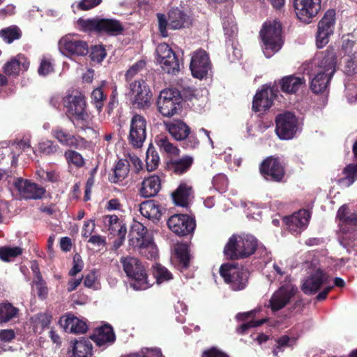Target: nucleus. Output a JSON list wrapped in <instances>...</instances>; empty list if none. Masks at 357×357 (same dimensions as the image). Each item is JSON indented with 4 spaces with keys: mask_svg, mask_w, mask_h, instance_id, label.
<instances>
[{
    "mask_svg": "<svg viewBox=\"0 0 357 357\" xmlns=\"http://www.w3.org/2000/svg\"><path fill=\"white\" fill-rule=\"evenodd\" d=\"M66 114L75 128L93 132L92 119L86 109V102L81 94L69 95L63 98Z\"/></svg>",
    "mask_w": 357,
    "mask_h": 357,
    "instance_id": "f257e3e1",
    "label": "nucleus"
},
{
    "mask_svg": "<svg viewBox=\"0 0 357 357\" xmlns=\"http://www.w3.org/2000/svg\"><path fill=\"white\" fill-rule=\"evenodd\" d=\"M336 56L330 52L322 56L310 82V89L314 93H323L328 90L329 83L336 68Z\"/></svg>",
    "mask_w": 357,
    "mask_h": 357,
    "instance_id": "f03ea898",
    "label": "nucleus"
},
{
    "mask_svg": "<svg viewBox=\"0 0 357 357\" xmlns=\"http://www.w3.org/2000/svg\"><path fill=\"white\" fill-rule=\"evenodd\" d=\"M257 246V241L251 235L231 236L225 246L224 254L230 259L248 257L252 255Z\"/></svg>",
    "mask_w": 357,
    "mask_h": 357,
    "instance_id": "7ed1b4c3",
    "label": "nucleus"
},
{
    "mask_svg": "<svg viewBox=\"0 0 357 357\" xmlns=\"http://www.w3.org/2000/svg\"><path fill=\"white\" fill-rule=\"evenodd\" d=\"M262 50L266 58L271 57L282 46V26L277 20L264 22L260 31Z\"/></svg>",
    "mask_w": 357,
    "mask_h": 357,
    "instance_id": "20e7f679",
    "label": "nucleus"
},
{
    "mask_svg": "<svg viewBox=\"0 0 357 357\" xmlns=\"http://www.w3.org/2000/svg\"><path fill=\"white\" fill-rule=\"evenodd\" d=\"M123 269L130 280V286L135 290H145L152 284L148 280L144 266L136 257H123L120 259Z\"/></svg>",
    "mask_w": 357,
    "mask_h": 357,
    "instance_id": "39448f33",
    "label": "nucleus"
},
{
    "mask_svg": "<svg viewBox=\"0 0 357 357\" xmlns=\"http://www.w3.org/2000/svg\"><path fill=\"white\" fill-rule=\"evenodd\" d=\"M275 133L282 140L294 138L302 130L303 122L294 113L286 112L275 118Z\"/></svg>",
    "mask_w": 357,
    "mask_h": 357,
    "instance_id": "423d86ee",
    "label": "nucleus"
},
{
    "mask_svg": "<svg viewBox=\"0 0 357 357\" xmlns=\"http://www.w3.org/2000/svg\"><path fill=\"white\" fill-rule=\"evenodd\" d=\"M159 31L162 37H167V28L173 30L188 27L191 24L190 17L181 9L172 8L168 18L162 13L157 14Z\"/></svg>",
    "mask_w": 357,
    "mask_h": 357,
    "instance_id": "0eeeda50",
    "label": "nucleus"
},
{
    "mask_svg": "<svg viewBox=\"0 0 357 357\" xmlns=\"http://www.w3.org/2000/svg\"><path fill=\"white\" fill-rule=\"evenodd\" d=\"M59 52L67 57L85 56L89 52L86 42L81 40L77 34L68 33L62 36L58 42Z\"/></svg>",
    "mask_w": 357,
    "mask_h": 357,
    "instance_id": "6e6552de",
    "label": "nucleus"
},
{
    "mask_svg": "<svg viewBox=\"0 0 357 357\" xmlns=\"http://www.w3.org/2000/svg\"><path fill=\"white\" fill-rule=\"evenodd\" d=\"M181 98L178 91L165 89L160 91L157 105L158 111L165 116H172L181 108Z\"/></svg>",
    "mask_w": 357,
    "mask_h": 357,
    "instance_id": "1a4fd4ad",
    "label": "nucleus"
},
{
    "mask_svg": "<svg viewBox=\"0 0 357 357\" xmlns=\"http://www.w3.org/2000/svg\"><path fill=\"white\" fill-rule=\"evenodd\" d=\"M220 273L233 290L238 291L245 288L248 273L242 266L229 264H223L220 268Z\"/></svg>",
    "mask_w": 357,
    "mask_h": 357,
    "instance_id": "9d476101",
    "label": "nucleus"
},
{
    "mask_svg": "<svg viewBox=\"0 0 357 357\" xmlns=\"http://www.w3.org/2000/svg\"><path fill=\"white\" fill-rule=\"evenodd\" d=\"M155 52L157 62L163 71L172 75H176L178 73L180 67L178 59L174 51L167 44H159L156 47Z\"/></svg>",
    "mask_w": 357,
    "mask_h": 357,
    "instance_id": "9b49d317",
    "label": "nucleus"
},
{
    "mask_svg": "<svg viewBox=\"0 0 357 357\" xmlns=\"http://www.w3.org/2000/svg\"><path fill=\"white\" fill-rule=\"evenodd\" d=\"M293 8L300 21L310 24L321 10V0H293Z\"/></svg>",
    "mask_w": 357,
    "mask_h": 357,
    "instance_id": "f8f14e48",
    "label": "nucleus"
},
{
    "mask_svg": "<svg viewBox=\"0 0 357 357\" xmlns=\"http://www.w3.org/2000/svg\"><path fill=\"white\" fill-rule=\"evenodd\" d=\"M335 23V11L328 10L317 25L316 44L318 48H322L328 44L330 36L333 33Z\"/></svg>",
    "mask_w": 357,
    "mask_h": 357,
    "instance_id": "ddd939ff",
    "label": "nucleus"
},
{
    "mask_svg": "<svg viewBox=\"0 0 357 357\" xmlns=\"http://www.w3.org/2000/svg\"><path fill=\"white\" fill-rule=\"evenodd\" d=\"M130 95L132 105L140 109L149 107L151 93L149 86L143 79L136 80L130 84Z\"/></svg>",
    "mask_w": 357,
    "mask_h": 357,
    "instance_id": "4468645a",
    "label": "nucleus"
},
{
    "mask_svg": "<svg viewBox=\"0 0 357 357\" xmlns=\"http://www.w3.org/2000/svg\"><path fill=\"white\" fill-rule=\"evenodd\" d=\"M190 69L195 78L202 79L207 77L211 70V63L206 51L198 50L192 54Z\"/></svg>",
    "mask_w": 357,
    "mask_h": 357,
    "instance_id": "2eb2a0df",
    "label": "nucleus"
},
{
    "mask_svg": "<svg viewBox=\"0 0 357 357\" xmlns=\"http://www.w3.org/2000/svg\"><path fill=\"white\" fill-rule=\"evenodd\" d=\"M146 137V121L141 115L135 114L130 121L129 142L136 148H140Z\"/></svg>",
    "mask_w": 357,
    "mask_h": 357,
    "instance_id": "dca6fc26",
    "label": "nucleus"
},
{
    "mask_svg": "<svg viewBox=\"0 0 357 357\" xmlns=\"http://www.w3.org/2000/svg\"><path fill=\"white\" fill-rule=\"evenodd\" d=\"M296 287L288 282L284 283L271 296L269 305L273 311L283 308L294 296L296 291Z\"/></svg>",
    "mask_w": 357,
    "mask_h": 357,
    "instance_id": "f3484780",
    "label": "nucleus"
},
{
    "mask_svg": "<svg viewBox=\"0 0 357 357\" xmlns=\"http://www.w3.org/2000/svg\"><path fill=\"white\" fill-rule=\"evenodd\" d=\"M167 225L176 234L185 236L194 231L195 221L187 215L175 214L169 218Z\"/></svg>",
    "mask_w": 357,
    "mask_h": 357,
    "instance_id": "a211bd4d",
    "label": "nucleus"
},
{
    "mask_svg": "<svg viewBox=\"0 0 357 357\" xmlns=\"http://www.w3.org/2000/svg\"><path fill=\"white\" fill-rule=\"evenodd\" d=\"M329 280V276L320 268L314 267L309 275L303 280L301 286L302 291L305 294H315L321 284H326Z\"/></svg>",
    "mask_w": 357,
    "mask_h": 357,
    "instance_id": "6ab92c4d",
    "label": "nucleus"
},
{
    "mask_svg": "<svg viewBox=\"0 0 357 357\" xmlns=\"http://www.w3.org/2000/svg\"><path fill=\"white\" fill-rule=\"evenodd\" d=\"M277 95V89L274 86H263L254 97L252 108L255 112L265 111L270 108Z\"/></svg>",
    "mask_w": 357,
    "mask_h": 357,
    "instance_id": "aec40b11",
    "label": "nucleus"
},
{
    "mask_svg": "<svg viewBox=\"0 0 357 357\" xmlns=\"http://www.w3.org/2000/svg\"><path fill=\"white\" fill-rule=\"evenodd\" d=\"M20 196L26 199H38L43 195L45 190L29 180L17 178L13 183Z\"/></svg>",
    "mask_w": 357,
    "mask_h": 357,
    "instance_id": "412c9836",
    "label": "nucleus"
},
{
    "mask_svg": "<svg viewBox=\"0 0 357 357\" xmlns=\"http://www.w3.org/2000/svg\"><path fill=\"white\" fill-rule=\"evenodd\" d=\"M260 171L266 179L275 181H280L284 174L280 160L273 157L268 158L261 163Z\"/></svg>",
    "mask_w": 357,
    "mask_h": 357,
    "instance_id": "4be33fe9",
    "label": "nucleus"
},
{
    "mask_svg": "<svg viewBox=\"0 0 357 357\" xmlns=\"http://www.w3.org/2000/svg\"><path fill=\"white\" fill-rule=\"evenodd\" d=\"M29 67L27 58L21 54L11 58L3 66L2 70L8 76H18L26 71Z\"/></svg>",
    "mask_w": 357,
    "mask_h": 357,
    "instance_id": "5701e85b",
    "label": "nucleus"
},
{
    "mask_svg": "<svg viewBox=\"0 0 357 357\" xmlns=\"http://www.w3.org/2000/svg\"><path fill=\"white\" fill-rule=\"evenodd\" d=\"M310 214L307 210H300L292 215L285 217L284 222L289 231L293 233H300L304 230L309 222Z\"/></svg>",
    "mask_w": 357,
    "mask_h": 357,
    "instance_id": "b1692460",
    "label": "nucleus"
},
{
    "mask_svg": "<svg viewBox=\"0 0 357 357\" xmlns=\"http://www.w3.org/2000/svg\"><path fill=\"white\" fill-rule=\"evenodd\" d=\"M92 355V344L85 338H79L71 342L67 352L68 357H91Z\"/></svg>",
    "mask_w": 357,
    "mask_h": 357,
    "instance_id": "393cba45",
    "label": "nucleus"
},
{
    "mask_svg": "<svg viewBox=\"0 0 357 357\" xmlns=\"http://www.w3.org/2000/svg\"><path fill=\"white\" fill-rule=\"evenodd\" d=\"M102 222L104 227L114 236L124 238L126 234V227L116 215H106L102 216Z\"/></svg>",
    "mask_w": 357,
    "mask_h": 357,
    "instance_id": "a878e982",
    "label": "nucleus"
},
{
    "mask_svg": "<svg viewBox=\"0 0 357 357\" xmlns=\"http://www.w3.org/2000/svg\"><path fill=\"white\" fill-rule=\"evenodd\" d=\"M147 229L139 222H135L130 231V245L137 248L143 245L145 242L151 239L147 235Z\"/></svg>",
    "mask_w": 357,
    "mask_h": 357,
    "instance_id": "bb28decb",
    "label": "nucleus"
},
{
    "mask_svg": "<svg viewBox=\"0 0 357 357\" xmlns=\"http://www.w3.org/2000/svg\"><path fill=\"white\" fill-rule=\"evenodd\" d=\"M61 326L66 332L72 333H84L86 331V324L82 320L72 314H66L60 319Z\"/></svg>",
    "mask_w": 357,
    "mask_h": 357,
    "instance_id": "cd10ccee",
    "label": "nucleus"
},
{
    "mask_svg": "<svg viewBox=\"0 0 357 357\" xmlns=\"http://www.w3.org/2000/svg\"><path fill=\"white\" fill-rule=\"evenodd\" d=\"M91 338L98 346L104 347L114 342L115 335L112 326L105 324L95 331Z\"/></svg>",
    "mask_w": 357,
    "mask_h": 357,
    "instance_id": "c85d7f7f",
    "label": "nucleus"
},
{
    "mask_svg": "<svg viewBox=\"0 0 357 357\" xmlns=\"http://www.w3.org/2000/svg\"><path fill=\"white\" fill-rule=\"evenodd\" d=\"M161 188V180L157 175L151 176L142 183L139 194L143 197H151L155 196Z\"/></svg>",
    "mask_w": 357,
    "mask_h": 357,
    "instance_id": "c756f323",
    "label": "nucleus"
},
{
    "mask_svg": "<svg viewBox=\"0 0 357 357\" xmlns=\"http://www.w3.org/2000/svg\"><path fill=\"white\" fill-rule=\"evenodd\" d=\"M165 126L169 134L176 140L185 139L190 132V128L180 120L165 122Z\"/></svg>",
    "mask_w": 357,
    "mask_h": 357,
    "instance_id": "7c9ffc66",
    "label": "nucleus"
},
{
    "mask_svg": "<svg viewBox=\"0 0 357 357\" xmlns=\"http://www.w3.org/2000/svg\"><path fill=\"white\" fill-rule=\"evenodd\" d=\"M141 214L153 222L158 221L162 215L161 208L154 200H148L140 204Z\"/></svg>",
    "mask_w": 357,
    "mask_h": 357,
    "instance_id": "2f4dec72",
    "label": "nucleus"
},
{
    "mask_svg": "<svg viewBox=\"0 0 357 357\" xmlns=\"http://www.w3.org/2000/svg\"><path fill=\"white\" fill-rule=\"evenodd\" d=\"M305 80L303 77L293 75L287 76L280 82L281 90L286 93H295L305 86Z\"/></svg>",
    "mask_w": 357,
    "mask_h": 357,
    "instance_id": "473e14b6",
    "label": "nucleus"
},
{
    "mask_svg": "<svg viewBox=\"0 0 357 357\" xmlns=\"http://www.w3.org/2000/svg\"><path fill=\"white\" fill-rule=\"evenodd\" d=\"M192 194L191 187L183 183L172 193V199L176 205L185 207L188 205Z\"/></svg>",
    "mask_w": 357,
    "mask_h": 357,
    "instance_id": "72a5a7b5",
    "label": "nucleus"
},
{
    "mask_svg": "<svg viewBox=\"0 0 357 357\" xmlns=\"http://www.w3.org/2000/svg\"><path fill=\"white\" fill-rule=\"evenodd\" d=\"M123 31L121 24L113 19H100L99 32L105 33L111 36H117Z\"/></svg>",
    "mask_w": 357,
    "mask_h": 357,
    "instance_id": "f704fd0d",
    "label": "nucleus"
},
{
    "mask_svg": "<svg viewBox=\"0 0 357 357\" xmlns=\"http://www.w3.org/2000/svg\"><path fill=\"white\" fill-rule=\"evenodd\" d=\"M52 135L63 146L75 147L77 144L75 136L67 132L61 127L52 129Z\"/></svg>",
    "mask_w": 357,
    "mask_h": 357,
    "instance_id": "c9c22d12",
    "label": "nucleus"
},
{
    "mask_svg": "<svg viewBox=\"0 0 357 357\" xmlns=\"http://www.w3.org/2000/svg\"><path fill=\"white\" fill-rule=\"evenodd\" d=\"M177 266L181 271L185 270L189 266L190 264V254L188 248L185 244L177 245L175 248Z\"/></svg>",
    "mask_w": 357,
    "mask_h": 357,
    "instance_id": "e433bc0d",
    "label": "nucleus"
},
{
    "mask_svg": "<svg viewBox=\"0 0 357 357\" xmlns=\"http://www.w3.org/2000/svg\"><path fill=\"white\" fill-rule=\"evenodd\" d=\"M254 314L253 311L238 313L236 315V319L238 320H248L247 322L243 324L238 328V333L241 334L245 333L248 328L257 327L261 326L266 321V319H261L257 321L254 320H248L250 317Z\"/></svg>",
    "mask_w": 357,
    "mask_h": 357,
    "instance_id": "4c0bfd02",
    "label": "nucleus"
},
{
    "mask_svg": "<svg viewBox=\"0 0 357 357\" xmlns=\"http://www.w3.org/2000/svg\"><path fill=\"white\" fill-rule=\"evenodd\" d=\"M155 142L161 151L173 155L178 154V149L169 142L168 137L165 135H157L155 138Z\"/></svg>",
    "mask_w": 357,
    "mask_h": 357,
    "instance_id": "58836bf2",
    "label": "nucleus"
},
{
    "mask_svg": "<svg viewBox=\"0 0 357 357\" xmlns=\"http://www.w3.org/2000/svg\"><path fill=\"white\" fill-rule=\"evenodd\" d=\"M344 176L339 179V183L344 187H349L357 180V163L347 165L343 170Z\"/></svg>",
    "mask_w": 357,
    "mask_h": 357,
    "instance_id": "ea45409f",
    "label": "nucleus"
},
{
    "mask_svg": "<svg viewBox=\"0 0 357 357\" xmlns=\"http://www.w3.org/2000/svg\"><path fill=\"white\" fill-rule=\"evenodd\" d=\"M11 153L13 154V162L17 160V157L22 151H26L31 149L35 153L36 151L31 148V142L29 139H22L17 142H13L10 146Z\"/></svg>",
    "mask_w": 357,
    "mask_h": 357,
    "instance_id": "a19ab883",
    "label": "nucleus"
},
{
    "mask_svg": "<svg viewBox=\"0 0 357 357\" xmlns=\"http://www.w3.org/2000/svg\"><path fill=\"white\" fill-rule=\"evenodd\" d=\"M153 275L158 284L173 279L172 273L166 267L158 264L153 266Z\"/></svg>",
    "mask_w": 357,
    "mask_h": 357,
    "instance_id": "79ce46f5",
    "label": "nucleus"
},
{
    "mask_svg": "<svg viewBox=\"0 0 357 357\" xmlns=\"http://www.w3.org/2000/svg\"><path fill=\"white\" fill-rule=\"evenodd\" d=\"M99 20L98 18L83 19L79 18L77 21V27L84 32H99Z\"/></svg>",
    "mask_w": 357,
    "mask_h": 357,
    "instance_id": "37998d69",
    "label": "nucleus"
},
{
    "mask_svg": "<svg viewBox=\"0 0 357 357\" xmlns=\"http://www.w3.org/2000/svg\"><path fill=\"white\" fill-rule=\"evenodd\" d=\"M160 159L158 152L152 144H150L146 151V167L149 172H152L157 169Z\"/></svg>",
    "mask_w": 357,
    "mask_h": 357,
    "instance_id": "c03bdc74",
    "label": "nucleus"
},
{
    "mask_svg": "<svg viewBox=\"0 0 357 357\" xmlns=\"http://www.w3.org/2000/svg\"><path fill=\"white\" fill-rule=\"evenodd\" d=\"M129 173V162L127 160H120L115 165L114 169V176L112 178L114 183L123 181Z\"/></svg>",
    "mask_w": 357,
    "mask_h": 357,
    "instance_id": "a18cd8bd",
    "label": "nucleus"
},
{
    "mask_svg": "<svg viewBox=\"0 0 357 357\" xmlns=\"http://www.w3.org/2000/svg\"><path fill=\"white\" fill-rule=\"evenodd\" d=\"M337 218L340 222L347 224L357 225V215L354 213H351L348 210L347 205L344 204L342 206L337 214Z\"/></svg>",
    "mask_w": 357,
    "mask_h": 357,
    "instance_id": "49530a36",
    "label": "nucleus"
},
{
    "mask_svg": "<svg viewBox=\"0 0 357 357\" xmlns=\"http://www.w3.org/2000/svg\"><path fill=\"white\" fill-rule=\"evenodd\" d=\"M18 309L10 303L0 304V324L10 321L17 316Z\"/></svg>",
    "mask_w": 357,
    "mask_h": 357,
    "instance_id": "de8ad7c7",
    "label": "nucleus"
},
{
    "mask_svg": "<svg viewBox=\"0 0 357 357\" xmlns=\"http://www.w3.org/2000/svg\"><path fill=\"white\" fill-rule=\"evenodd\" d=\"M59 149V146L52 140H43L38 144V151L46 155L55 154Z\"/></svg>",
    "mask_w": 357,
    "mask_h": 357,
    "instance_id": "09e8293b",
    "label": "nucleus"
},
{
    "mask_svg": "<svg viewBox=\"0 0 357 357\" xmlns=\"http://www.w3.org/2000/svg\"><path fill=\"white\" fill-rule=\"evenodd\" d=\"M22 252L20 247H2L0 248V259L4 261H10Z\"/></svg>",
    "mask_w": 357,
    "mask_h": 357,
    "instance_id": "8fccbe9b",
    "label": "nucleus"
},
{
    "mask_svg": "<svg viewBox=\"0 0 357 357\" xmlns=\"http://www.w3.org/2000/svg\"><path fill=\"white\" fill-rule=\"evenodd\" d=\"M296 342L294 337L282 335L276 340V348L273 350L274 356H277L278 351H284L286 348L292 347Z\"/></svg>",
    "mask_w": 357,
    "mask_h": 357,
    "instance_id": "3c124183",
    "label": "nucleus"
},
{
    "mask_svg": "<svg viewBox=\"0 0 357 357\" xmlns=\"http://www.w3.org/2000/svg\"><path fill=\"white\" fill-rule=\"evenodd\" d=\"M20 36V30L17 26H10L0 31V36L8 43L19 39Z\"/></svg>",
    "mask_w": 357,
    "mask_h": 357,
    "instance_id": "603ef678",
    "label": "nucleus"
},
{
    "mask_svg": "<svg viewBox=\"0 0 357 357\" xmlns=\"http://www.w3.org/2000/svg\"><path fill=\"white\" fill-rule=\"evenodd\" d=\"M138 248L141 250V254L144 255L147 259H155L158 257V249L152 239L147 241L143 245L139 246Z\"/></svg>",
    "mask_w": 357,
    "mask_h": 357,
    "instance_id": "864d4df0",
    "label": "nucleus"
},
{
    "mask_svg": "<svg viewBox=\"0 0 357 357\" xmlns=\"http://www.w3.org/2000/svg\"><path fill=\"white\" fill-rule=\"evenodd\" d=\"M91 102L95 105L97 110L100 112L106 99V95L102 89L100 87L95 89L91 93Z\"/></svg>",
    "mask_w": 357,
    "mask_h": 357,
    "instance_id": "5fc2aeb1",
    "label": "nucleus"
},
{
    "mask_svg": "<svg viewBox=\"0 0 357 357\" xmlns=\"http://www.w3.org/2000/svg\"><path fill=\"white\" fill-rule=\"evenodd\" d=\"M345 65L344 71L347 75H353L357 73V51H354L351 55L347 56L344 59Z\"/></svg>",
    "mask_w": 357,
    "mask_h": 357,
    "instance_id": "6e6d98bb",
    "label": "nucleus"
},
{
    "mask_svg": "<svg viewBox=\"0 0 357 357\" xmlns=\"http://www.w3.org/2000/svg\"><path fill=\"white\" fill-rule=\"evenodd\" d=\"M212 184L217 191L225 192L227 190L229 181L225 174H218L213 178Z\"/></svg>",
    "mask_w": 357,
    "mask_h": 357,
    "instance_id": "4d7b16f0",
    "label": "nucleus"
},
{
    "mask_svg": "<svg viewBox=\"0 0 357 357\" xmlns=\"http://www.w3.org/2000/svg\"><path fill=\"white\" fill-rule=\"evenodd\" d=\"M222 26L226 36L228 37H233L236 35L237 28L234 22L232 15H229L226 17L223 18Z\"/></svg>",
    "mask_w": 357,
    "mask_h": 357,
    "instance_id": "13d9d810",
    "label": "nucleus"
},
{
    "mask_svg": "<svg viewBox=\"0 0 357 357\" xmlns=\"http://www.w3.org/2000/svg\"><path fill=\"white\" fill-rule=\"evenodd\" d=\"M161 351L157 348H144L140 352L132 353L126 357H162Z\"/></svg>",
    "mask_w": 357,
    "mask_h": 357,
    "instance_id": "bf43d9fd",
    "label": "nucleus"
},
{
    "mask_svg": "<svg viewBox=\"0 0 357 357\" xmlns=\"http://www.w3.org/2000/svg\"><path fill=\"white\" fill-rule=\"evenodd\" d=\"M65 157L68 163H72L77 167H82L84 160L81 154L75 151H67L65 153Z\"/></svg>",
    "mask_w": 357,
    "mask_h": 357,
    "instance_id": "052dcab7",
    "label": "nucleus"
},
{
    "mask_svg": "<svg viewBox=\"0 0 357 357\" xmlns=\"http://www.w3.org/2000/svg\"><path fill=\"white\" fill-rule=\"evenodd\" d=\"M192 163V158L190 157H184L174 163V171L178 174L186 172Z\"/></svg>",
    "mask_w": 357,
    "mask_h": 357,
    "instance_id": "680f3d73",
    "label": "nucleus"
},
{
    "mask_svg": "<svg viewBox=\"0 0 357 357\" xmlns=\"http://www.w3.org/2000/svg\"><path fill=\"white\" fill-rule=\"evenodd\" d=\"M105 56V50L102 45H95L91 48L90 57L93 61L100 63Z\"/></svg>",
    "mask_w": 357,
    "mask_h": 357,
    "instance_id": "e2e57ef3",
    "label": "nucleus"
},
{
    "mask_svg": "<svg viewBox=\"0 0 357 357\" xmlns=\"http://www.w3.org/2000/svg\"><path fill=\"white\" fill-rule=\"evenodd\" d=\"M346 97L350 103L357 102V85L354 83L345 84Z\"/></svg>",
    "mask_w": 357,
    "mask_h": 357,
    "instance_id": "0e129e2a",
    "label": "nucleus"
},
{
    "mask_svg": "<svg viewBox=\"0 0 357 357\" xmlns=\"http://www.w3.org/2000/svg\"><path fill=\"white\" fill-rule=\"evenodd\" d=\"M33 288H36L38 296L44 299L47 295V288L43 280L41 275H38V280L33 282Z\"/></svg>",
    "mask_w": 357,
    "mask_h": 357,
    "instance_id": "69168bd1",
    "label": "nucleus"
},
{
    "mask_svg": "<svg viewBox=\"0 0 357 357\" xmlns=\"http://www.w3.org/2000/svg\"><path fill=\"white\" fill-rule=\"evenodd\" d=\"M145 67L144 61H139L133 64L126 72V79L127 80L132 79L138 73Z\"/></svg>",
    "mask_w": 357,
    "mask_h": 357,
    "instance_id": "338daca9",
    "label": "nucleus"
},
{
    "mask_svg": "<svg viewBox=\"0 0 357 357\" xmlns=\"http://www.w3.org/2000/svg\"><path fill=\"white\" fill-rule=\"evenodd\" d=\"M178 93L181 98L183 97V98L188 100H192L193 98H197L199 93L198 89H195L190 86H184L181 91Z\"/></svg>",
    "mask_w": 357,
    "mask_h": 357,
    "instance_id": "774afa93",
    "label": "nucleus"
}]
</instances>
